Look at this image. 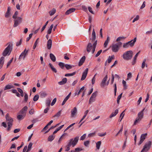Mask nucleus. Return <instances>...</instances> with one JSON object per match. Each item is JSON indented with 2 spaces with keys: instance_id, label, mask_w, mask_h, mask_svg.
<instances>
[{
  "instance_id": "nucleus-1",
  "label": "nucleus",
  "mask_w": 152,
  "mask_h": 152,
  "mask_svg": "<svg viewBox=\"0 0 152 152\" xmlns=\"http://www.w3.org/2000/svg\"><path fill=\"white\" fill-rule=\"evenodd\" d=\"M7 47L5 49L2 53V55L6 56L7 55H9L12 49L13 44L11 42L7 43Z\"/></svg>"
},
{
  "instance_id": "nucleus-2",
  "label": "nucleus",
  "mask_w": 152,
  "mask_h": 152,
  "mask_svg": "<svg viewBox=\"0 0 152 152\" xmlns=\"http://www.w3.org/2000/svg\"><path fill=\"white\" fill-rule=\"evenodd\" d=\"M97 43V40L95 41L93 43V45H92L91 43H89L87 47V51L89 53L90 52L91 49L92 48V53H94L95 51V49Z\"/></svg>"
},
{
  "instance_id": "nucleus-3",
  "label": "nucleus",
  "mask_w": 152,
  "mask_h": 152,
  "mask_svg": "<svg viewBox=\"0 0 152 152\" xmlns=\"http://www.w3.org/2000/svg\"><path fill=\"white\" fill-rule=\"evenodd\" d=\"M133 56V52L131 50L127 51L124 53L123 57L124 59L128 60L131 59Z\"/></svg>"
},
{
  "instance_id": "nucleus-4",
  "label": "nucleus",
  "mask_w": 152,
  "mask_h": 152,
  "mask_svg": "<svg viewBox=\"0 0 152 152\" xmlns=\"http://www.w3.org/2000/svg\"><path fill=\"white\" fill-rule=\"evenodd\" d=\"M137 38L135 37L133 40H131L127 43H124L123 47L124 48H127L129 47V46L131 47L133 46Z\"/></svg>"
},
{
  "instance_id": "nucleus-5",
  "label": "nucleus",
  "mask_w": 152,
  "mask_h": 152,
  "mask_svg": "<svg viewBox=\"0 0 152 152\" xmlns=\"http://www.w3.org/2000/svg\"><path fill=\"white\" fill-rule=\"evenodd\" d=\"M122 44V43L121 42H119L116 44L113 45L111 46L113 51L115 52H117L118 50L119 47L121 46Z\"/></svg>"
},
{
  "instance_id": "nucleus-6",
  "label": "nucleus",
  "mask_w": 152,
  "mask_h": 152,
  "mask_svg": "<svg viewBox=\"0 0 152 152\" xmlns=\"http://www.w3.org/2000/svg\"><path fill=\"white\" fill-rule=\"evenodd\" d=\"M79 140V137H75L74 139H71L69 140L68 144L70 145L71 146H72V147H74L77 143Z\"/></svg>"
},
{
  "instance_id": "nucleus-7",
  "label": "nucleus",
  "mask_w": 152,
  "mask_h": 152,
  "mask_svg": "<svg viewBox=\"0 0 152 152\" xmlns=\"http://www.w3.org/2000/svg\"><path fill=\"white\" fill-rule=\"evenodd\" d=\"M14 23L13 27H15L22 22V18L20 17H18L17 18H14Z\"/></svg>"
},
{
  "instance_id": "nucleus-8",
  "label": "nucleus",
  "mask_w": 152,
  "mask_h": 152,
  "mask_svg": "<svg viewBox=\"0 0 152 152\" xmlns=\"http://www.w3.org/2000/svg\"><path fill=\"white\" fill-rule=\"evenodd\" d=\"M151 141H149L147 142L143 146V148L142 150V152L144 151L145 150H148L151 146Z\"/></svg>"
},
{
  "instance_id": "nucleus-9",
  "label": "nucleus",
  "mask_w": 152,
  "mask_h": 152,
  "mask_svg": "<svg viewBox=\"0 0 152 152\" xmlns=\"http://www.w3.org/2000/svg\"><path fill=\"white\" fill-rule=\"evenodd\" d=\"M28 50H26V49H25L24 51L21 53L19 59L21 60L22 59H24L26 56L27 55L28 53Z\"/></svg>"
},
{
  "instance_id": "nucleus-10",
  "label": "nucleus",
  "mask_w": 152,
  "mask_h": 152,
  "mask_svg": "<svg viewBox=\"0 0 152 152\" xmlns=\"http://www.w3.org/2000/svg\"><path fill=\"white\" fill-rule=\"evenodd\" d=\"M5 118L6 121L7 122V124H12L13 121V119L9 116V114L8 113L6 115Z\"/></svg>"
},
{
  "instance_id": "nucleus-11",
  "label": "nucleus",
  "mask_w": 152,
  "mask_h": 152,
  "mask_svg": "<svg viewBox=\"0 0 152 152\" xmlns=\"http://www.w3.org/2000/svg\"><path fill=\"white\" fill-rule=\"evenodd\" d=\"M97 91L93 93L89 100V104H91V102H94L95 101L94 98H95L97 96Z\"/></svg>"
},
{
  "instance_id": "nucleus-12",
  "label": "nucleus",
  "mask_w": 152,
  "mask_h": 152,
  "mask_svg": "<svg viewBox=\"0 0 152 152\" xmlns=\"http://www.w3.org/2000/svg\"><path fill=\"white\" fill-rule=\"evenodd\" d=\"M147 135V133L143 134L141 135L140 138V140L138 144L139 145H140L142 143L143 141L145 139Z\"/></svg>"
},
{
  "instance_id": "nucleus-13",
  "label": "nucleus",
  "mask_w": 152,
  "mask_h": 152,
  "mask_svg": "<svg viewBox=\"0 0 152 152\" xmlns=\"http://www.w3.org/2000/svg\"><path fill=\"white\" fill-rule=\"evenodd\" d=\"M28 107L26 106H25L20 111L19 113L24 115L26 116V112L28 110Z\"/></svg>"
},
{
  "instance_id": "nucleus-14",
  "label": "nucleus",
  "mask_w": 152,
  "mask_h": 152,
  "mask_svg": "<svg viewBox=\"0 0 152 152\" xmlns=\"http://www.w3.org/2000/svg\"><path fill=\"white\" fill-rule=\"evenodd\" d=\"M88 71V69L86 68L82 74V76L81 79V80H83L85 79L86 77Z\"/></svg>"
},
{
  "instance_id": "nucleus-15",
  "label": "nucleus",
  "mask_w": 152,
  "mask_h": 152,
  "mask_svg": "<svg viewBox=\"0 0 152 152\" xmlns=\"http://www.w3.org/2000/svg\"><path fill=\"white\" fill-rule=\"evenodd\" d=\"M107 78V75H106L103 79L100 84V86L102 87H104L106 85V82Z\"/></svg>"
},
{
  "instance_id": "nucleus-16",
  "label": "nucleus",
  "mask_w": 152,
  "mask_h": 152,
  "mask_svg": "<svg viewBox=\"0 0 152 152\" xmlns=\"http://www.w3.org/2000/svg\"><path fill=\"white\" fill-rule=\"evenodd\" d=\"M92 38H90V39L91 40V42H93V41H95V40L96 38V33L94 29H93V30L92 33Z\"/></svg>"
},
{
  "instance_id": "nucleus-17",
  "label": "nucleus",
  "mask_w": 152,
  "mask_h": 152,
  "mask_svg": "<svg viewBox=\"0 0 152 152\" xmlns=\"http://www.w3.org/2000/svg\"><path fill=\"white\" fill-rule=\"evenodd\" d=\"M86 59V57L83 56L80 59L78 64V65L79 66H81L84 62Z\"/></svg>"
},
{
  "instance_id": "nucleus-18",
  "label": "nucleus",
  "mask_w": 152,
  "mask_h": 152,
  "mask_svg": "<svg viewBox=\"0 0 152 152\" xmlns=\"http://www.w3.org/2000/svg\"><path fill=\"white\" fill-rule=\"evenodd\" d=\"M77 109L76 107H74L73 109L71 111V117H73L75 115V114H76L77 113Z\"/></svg>"
},
{
  "instance_id": "nucleus-19",
  "label": "nucleus",
  "mask_w": 152,
  "mask_h": 152,
  "mask_svg": "<svg viewBox=\"0 0 152 152\" xmlns=\"http://www.w3.org/2000/svg\"><path fill=\"white\" fill-rule=\"evenodd\" d=\"M145 109V108H144L140 112L138 113V117H137V118L140 119L141 120L143 118V112Z\"/></svg>"
},
{
  "instance_id": "nucleus-20",
  "label": "nucleus",
  "mask_w": 152,
  "mask_h": 152,
  "mask_svg": "<svg viewBox=\"0 0 152 152\" xmlns=\"http://www.w3.org/2000/svg\"><path fill=\"white\" fill-rule=\"evenodd\" d=\"M52 44V41L51 39H49L48 41L47 46L48 49H50L51 48Z\"/></svg>"
},
{
  "instance_id": "nucleus-21",
  "label": "nucleus",
  "mask_w": 152,
  "mask_h": 152,
  "mask_svg": "<svg viewBox=\"0 0 152 152\" xmlns=\"http://www.w3.org/2000/svg\"><path fill=\"white\" fill-rule=\"evenodd\" d=\"M67 81V79L66 78H63L62 81L58 82V83L60 85H62L65 84Z\"/></svg>"
},
{
  "instance_id": "nucleus-22",
  "label": "nucleus",
  "mask_w": 152,
  "mask_h": 152,
  "mask_svg": "<svg viewBox=\"0 0 152 152\" xmlns=\"http://www.w3.org/2000/svg\"><path fill=\"white\" fill-rule=\"evenodd\" d=\"M76 10L75 8H72L67 10L65 12L66 15H68L74 12Z\"/></svg>"
},
{
  "instance_id": "nucleus-23",
  "label": "nucleus",
  "mask_w": 152,
  "mask_h": 152,
  "mask_svg": "<svg viewBox=\"0 0 152 152\" xmlns=\"http://www.w3.org/2000/svg\"><path fill=\"white\" fill-rule=\"evenodd\" d=\"M55 137V135H54L53 134L52 135H50L48 138V141L49 142H51L54 139Z\"/></svg>"
},
{
  "instance_id": "nucleus-24",
  "label": "nucleus",
  "mask_w": 152,
  "mask_h": 152,
  "mask_svg": "<svg viewBox=\"0 0 152 152\" xmlns=\"http://www.w3.org/2000/svg\"><path fill=\"white\" fill-rule=\"evenodd\" d=\"M4 57L2 56L0 58V69H1L4 64Z\"/></svg>"
},
{
  "instance_id": "nucleus-25",
  "label": "nucleus",
  "mask_w": 152,
  "mask_h": 152,
  "mask_svg": "<svg viewBox=\"0 0 152 152\" xmlns=\"http://www.w3.org/2000/svg\"><path fill=\"white\" fill-rule=\"evenodd\" d=\"M118 109H116L114 112L112 113L110 115L109 117L112 118V117L115 116L118 113Z\"/></svg>"
},
{
  "instance_id": "nucleus-26",
  "label": "nucleus",
  "mask_w": 152,
  "mask_h": 152,
  "mask_svg": "<svg viewBox=\"0 0 152 152\" xmlns=\"http://www.w3.org/2000/svg\"><path fill=\"white\" fill-rule=\"evenodd\" d=\"M71 94V93L70 92L64 99L62 104V105H64L65 104L67 100L69 99V97L70 96Z\"/></svg>"
},
{
  "instance_id": "nucleus-27",
  "label": "nucleus",
  "mask_w": 152,
  "mask_h": 152,
  "mask_svg": "<svg viewBox=\"0 0 152 152\" xmlns=\"http://www.w3.org/2000/svg\"><path fill=\"white\" fill-rule=\"evenodd\" d=\"M14 88V86L12 85H11L10 84L7 85L4 89V90H6L7 89H9L12 88Z\"/></svg>"
},
{
  "instance_id": "nucleus-28",
  "label": "nucleus",
  "mask_w": 152,
  "mask_h": 152,
  "mask_svg": "<svg viewBox=\"0 0 152 152\" xmlns=\"http://www.w3.org/2000/svg\"><path fill=\"white\" fill-rule=\"evenodd\" d=\"M50 56L51 59L53 62H55L56 60V58L55 56L52 53H50Z\"/></svg>"
},
{
  "instance_id": "nucleus-29",
  "label": "nucleus",
  "mask_w": 152,
  "mask_h": 152,
  "mask_svg": "<svg viewBox=\"0 0 152 152\" xmlns=\"http://www.w3.org/2000/svg\"><path fill=\"white\" fill-rule=\"evenodd\" d=\"M65 67L67 70H69L74 67V66L68 64H65Z\"/></svg>"
},
{
  "instance_id": "nucleus-30",
  "label": "nucleus",
  "mask_w": 152,
  "mask_h": 152,
  "mask_svg": "<svg viewBox=\"0 0 152 152\" xmlns=\"http://www.w3.org/2000/svg\"><path fill=\"white\" fill-rule=\"evenodd\" d=\"M56 10L55 8H53L51 11L49 12V13L50 16L54 15L56 12Z\"/></svg>"
},
{
  "instance_id": "nucleus-31",
  "label": "nucleus",
  "mask_w": 152,
  "mask_h": 152,
  "mask_svg": "<svg viewBox=\"0 0 152 152\" xmlns=\"http://www.w3.org/2000/svg\"><path fill=\"white\" fill-rule=\"evenodd\" d=\"M51 100V98H48L46 101V104L48 107H49L50 106Z\"/></svg>"
},
{
  "instance_id": "nucleus-32",
  "label": "nucleus",
  "mask_w": 152,
  "mask_h": 152,
  "mask_svg": "<svg viewBox=\"0 0 152 152\" xmlns=\"http://www.w3.org/2000/svg\"><path fill=\"white\" fill-rule=\"evenodd\" d=\"M114 59V55H112L111 56H109L108 58V63H110L112 60Z\"/></svg>"
},
{
  "instance_id": "nucleus-33",
  "label": "nucleus",
  "mask_w": 152,
  "mask_h": 152,
  "mask_svg": "<svg viewBox=\"0 0 152 152\" xmlns=\"http://www.w3.org/2000/svg\"><path fill=\"white\" fill-rule=\"evenodd\" d=\"M25 116V115L22 114L19 115L17 116V118L18 120H21L23 119Z\"/></svg>"
},
{
  "instance_id": "nucleus-34",
  "label": "nucleus",
  "mask_w": 152,
  "mask_h": 152,
  "mask_svg": "<svg viewBox=\"0 0 152 152\" xmlns=\"http://www.w3.org/2000/svg\"><path fill=\"white\" fill-rule=\"evenodd\" d=\"M47 95V94L45 92H41L40 93V96L42 97H44Z\"/></svg>"
},
{
  "instance_id": "nucleus-35",
  "label": "nucleus",
  "mask_w": 152,
  "mask_h": 152,
  "mask_svg": "<svg viewBox=\"0 0 152 152\" xmlns=\"http://www.w3.org/2000/svg\"><path fill=\"white\" fill-rule=\"evenodd\" d=\"M145 61H146V59H144V60H143V61L142 63L141 67L142 69H143L145 67V66H146V67H147V64L145 63Z\"/></svg>"
},
{
  "instance_id": "nucleus-36",
  "label": "nucleus",
  "mask_w": 152,
  "mask_h": 152,
  "mask_svg": "<svg viewBox=\"0 0 152 152\" xmlns=\"http://www.w3.org/2000/svg\"><path fill=\"white\" fill-rule=\"evenodd\" d=\"M53 27V25L52 24L50 26L49 29H48V34H50L51 32L52 29Z\"/></svg>"
},
{
  "instance_id": "nucleus-37",
  "label": "nucleus",
  "mask_w": 152,
  "mask_h": 152,
  "mask_svg": "<svg viewBox=\"0 0 152 152\" xmlns=\"http://www.w3.org/2000/svg\"><path fill=\"white\" fill-rule=\"evenodd\" d=\"M75 73L76 72H73L72 73H67L65 74V76L66 77L72 76L75 75Z\"/></svg>"
},
{
  "instance_id": "nucleus-38",
  "label": "nucleus",
  "mask_w": 152,
  "mask_h": 152,
  "mask_svg": "<svg viewBox=\"0 0 152 152\" xmlns=\"http://www.w3.org/2000/svg\"><path fill=\"white\" fill-rule=\"evenodd\" d=\"M84 87L83 86L82 88H81L80 90L78 91L77 93H76L75 94V95H76L77 94L78 96L80 94V93L82 92V91H83L84 89Z\"/></svg>"
},
{
  "instance_id": "nucleus-39",
  "label": "nucleus",
  "mask_w": 152,
  "mask_h": 152,
  "mask_svg": "<svg viewBox=\"0 0 152 152\" xmlns=\"http://www.w3.org/2000/svg\"><path fill=\"white\" fill-rule=\"evenodd\" d=\"M101 143V142L100 141H98L97 143H96V147L98 150L100 148Z\"/></svg>"
},
{
  "instance_id": "nucleus-40",
  "label": "nucleus",
  "mask_w": 152,
  "mask_h": 152,
  "mask_svg": "<svg viewBox=\"0 0 152 152\" xmlns=\"http://www.w3.org/2000/svg\"><path fill=\"white\" fill-rule=\"evenodd\" d=\"M58 65L61 69H63L64 67L65 66V64L64 63L60 62L58 63Z\"/></svg>"
},
{
  "instance_id": "nucleus-41",
  "label": "nucleus",
  "mask_w": 152,
  "mask_h": 152,
  "mask_svg": "<svg viewBox=\"0 0 152 152\" xmlns=\"http://www.w3.org/2000/svg\"><path fill=\"white\" fill-rule=\"evenodd\" d=\"M39 97L38 95L37 94L35 95L33 98V100L35 102L37 101Z\"/></svg>"
},
{
  "instance_id": "nucleus-42",
  "label": "nucleus",
  "mask_w": 152,
  "mask_h": 152,
  "mask_svg": "<svg viewBox=\"0 0 152 152\" xmlns=\"http://www.w3.org/2000/svg\"><path fill=\"white\" fill-rule=\"evenodd\" d=\"M61 110L59 111L55 115L53 116V117H58L61 115Z\"/></svg>"
},
{
  "instance_id": "nucleus-43",
  "label": "nucleus",
  "mask_w": 152,
  "mask_h": 152,
  "mask_svg": "<svg viewBox=\"0 0 152 152\" xmlns=\"http://www.w3.org/2000/svg\"><path fill=\"white\" fill-rule=\"evenodd\" d=\"M141 120L140 119L138 118L137 117L136 118L134 122V125H135L137 123L139 122Z\"/></svg>"
},
{
  "instance_id": "nucleus-44",
  "label": "nucleus",
  "mask_w": 152,
  "mask_h": 152,
  "mask_svg": "<svg viewBox=\"0 0 152 152\" xmlns=\"http://www.w3.org/2000/svg\"><path fill=\"white\" fill-rule=\"evenodd\" d=\"M18 15V12L17 11L15 12L14 14L12 16V18H18V17H17V15Z\"/></svg>"
},
{
  "instance_id": "nucleus-45",
  "label": "nucleus",
  "mask_w": 152,
  "mask_h": 152,
  "mask_svg": "<svg viewBox=\"0 0 152 152\" xmlns=\"http://www.w3.org/2000/svg\"><path fill=\"white\" fill-rule=\"evenodd\" d=\"M24 101L26 102L27 101L28 99V94L26 93H24Z\"/></svg>"
},
{
  "instance_id": "nucleus-46",
  "label": "nucleus",
  "mask_w": 152,
  "mask_h": 152,
  "mask_svg": "<svg viewBox=\"0 0 152 152\" xmlns=\"http://www.w3.org/2000/svg\"><path fill=\"white\" fill-rule=\"evenodd\" d=\"M13 58H12L11 60H10L7 63V67L8 68V67L10 65V64H11L12 62Z\"/></svg>"
},
{
  "instance_id": "nucleus-47",
  "label": "nucleus",
  "mask_w": 152,
  "mask_h": 152,
  "mask_svg": "<svg viewBox=\"0 0 152 152\" xmlns=\"http://www.w3.org/2000/svg\"><path fill=\"white\" fill-rule=\"evenodd\" d=\"M106 134V132H105L104 133H99L98 134V136L100 137H103L105 136Z\"/></svg>"
},
{
  "instance_id": "nucleus-48",
  "label": "nucleus",
  "mask_w": 152,
  "mask_h": 152,
  "mask_svg": "<svg viewBox=\"0 0 152 152\" xmlns=\"http://www.w3.org/2000/svg\"><path fill=\"white\" fill-rule=\"evenodd\" d=\"M126 38V37H119L116 39V41L118 42L120 41L121 39H124Z\"/></svg>"
},
{
  "instance_id": "nucleus-49",
  "label": "nucleus",
  "mask_w": 152,
  "mask_h": 152,
  "mask_svg": "<svg viewBox=\"0 0 152 152\" xmlns=\"http://www.w3.org/2000/svg\"><path fill=\"white\" fill-rule=\"evenodd\" d=\"M10 14V12L7 11L6 14H5V16L6 18H8Z\"/></svg>"
},
{
  "instance_id": "nucleus-50",
  "label": "nucleus",
  "mask_w": 152,
  "mask_h": 152,
  "mask_svg": "<svg viewBox=\"0 0 152 152\" xmlns=\"http://www.w3.org/2000/svg\"><path fill=\"white\" fill-rule=\"evenodd\" d=\"M82 8L83 10L85 12H87V8L86 6L84 5H83L82 6Z\"/></svg>"
},
{
  "instance_id": "nucleus-51",
  "label": "nucleus",
  "mask_w": 152,
  "mask_h": 152,
  "mask_svg": "<svg viewBox=\"0 0 152 152\" xmlns=\"http://www.w3.org/2000/svg\"><path fill=\"white\" fill-rule=\"evenodd\" d=\"M56 98H55L53 100L52 102L51 103V106H53L56 102Z\"/></svg>"
},
{
  "instance_id": "nucleus-52",
  "label": "nucleus",
  "mask_w": 152,
  "mask_h": 152,
  "mask_svg": "<svg viewBox=\"0 0 152 152\" xmlns=\"http://www.w3.org/2000/svg\"><path fill=\"white\" fill-rule=\"evenodd\" d=\"M139 16L138 15H137L136 16V17L132 21L133 23H134L137 20L139 19Z\"/></svg>"
},
{
  "instance_id": "nucleus-53",
  "label": "nucleus",
  "mask_w": 152,
  "mask_h": 152,
  "mask_svg": "<svg viewBox=\"0 0 152 152\" xmlns=\"http://www.w3.org/2000/svg\"><path fill=\"white\" fill-rule=\"evenodd\" d=\"M122 83L123 85V86H124V87L125 88V89H126V88L127 86H126V82L124 81V80H123L122 81Z\"/></svg>"
},
{
  "instance_id": "nucleus-54",
  "label": "nucleus",
  "mask_w": 152,
  "mask_h": 152,
  "mask_svg": "<svg viewBox=\"0 0 152 152\" xmlns=\"http://www.w3.org/2000/svg\"><path fill=\"white\" fill-rule=\"evenodd\" d=\"M83 150V149L82 148H76L75 149V151L76 152H79Z\"/></svg>"
},
{
  "instance_id": "nucleus-55",
  "label": "nucleus",
  "mask_w": 152,
  "mask_h": 152,
  "mask_svg": "<svg viewBox=\"0 0 152 152\" xmlns=\"http://www.w3.org/2000/svg\"><path fill=\"white\" fill-rule=\"evenodd\" d=\"M70 145H68V144L66 145V149L65 150V151H68L70 149Z\"/></svg>"
},
{
  "instance_id": "nucleus-56",
  "label": "nucleus",
  "mask_w": 152,
  "mask_h": 152,
  "mask_svg": "<svg viewBox=\"0 0 152 152\" xmlns=\"http://www.w3.org/2000/svg\"><path fill=\"white\" fill-rule=\"evenodd\" d=\"M132 77V74L130 72L127 75V78L126 80H129V79L131 78Z\"/></svg>"
},
{
  "instance_id": "nucleus-57",
  "label": "nucleus",
  "mask_w": 152,
  "mask_h": 152,
  "mask_svg": "<svg viewBox=\"0 0 152 152\" xmlns=\"http://www.w3.org/2000/svg\"><path fill=\"white\" fill-rule=\"evenodd\" d=\"M29 113L30 115H32L34 113V111L33 109H31L29 112Z\"/></svg>"
},
{
  "instance_id": "nucleus-58",
  "label": "nucleus",
  "mask_w": 152,
  "mask_h": 152,
  "mask_svg": "<svg viewBox=\"0 0 152 152\" xmlns=\"http://www.w3.org/2000/svg\"><path fill=\"white\" fill-rule=\"evenodd\" d=\"M124 111L123 112H122L121 113V114H120V117H121L122 116L121 118V119L120 121H121L122 120V119L124 117Z\"/></svg>"
},
{
  "instance_id": "nucleus-59",
  "label": "nucleus",
  "mask_w": 152,
  "mask_h": 152,
  "mask_svg": "<svg viewBox=\"0 0 152 152\" xmlns=\"http://www.w3.org/2000/svg\"><path fill=\"white\" fill-rule=\"evenodd\" d=\"M88 10L90 12H91L92 14H94V13L93 11L92 10V8L90 7H88Z\"/></svg>"
},
{
  "instance_id": "nucleus-60",
  "label": "nucleus",
  "mask_w": 152,
  "mask_h": 152,
  "mask_svg": "<svg viewBox=\"0 0 152 152\" xmlns=\"http://www.w3.org/2000/svg\"><path fill=\"white\" fill-rule=\"evenodd\" d=\"M114 94L115 95V96L116 93V91H117V87H116V84L115 83L114 85Z\"/></svg>"
},
{
  "instance_id": "nucleus-61",
  "label": "nucleus",
  "mask_w": 152,
  "mask_h": 152,
  "mask_svg": "<svg viewBox=\"0 0 152 152\" xmlns=\"http://www.w3.org/2000/svg\"><path fill=\"white\" fill-rule=\"evenodd\" d=\"M22 39H21L20 41L19 42H18L16 44V45L17 46H19V45H20L21 43L22 42Z\"/></svg>"
},
{
  "instance_id": "nucleus-62",
  "label": "nucleus",
  "mask_w": 152,
  "mask_h": 152,
  "mask_svg": "<svg viewBox=\"0 0 152 152\" xmlns=\"http://www.w3.org/2000/svg\"><path fill=\"white\" fill-rule=\"evenodd\" d=\"M102 52V50H100L99 51H98L95 56L96 57H97L98 56L100 55V54Z\"/></svg>"
},
{
  "instance_id": "nucleus-63",
  "label": "nucleus",
  "mask_w": 152,
  "mask_h": 152,
  "mask_svg": "<svg viewBox=\"0 0 152 152\" xmlns=\"http://www.w3.org/2000/svg\"><path fill=\"white\" fill-rule=\"evenodd\" d=\"M86 136V134H84L81 137L80 140H84V139L85 138Z\"/></svg>"
},
{
  "instance_id": "nucleus-64",
  "label": "nucleus",
  "mask_w": 152,
  "mask_h": 152,
  "mask_svg": "<svg viewBox=\"0 0 152 152\" xmlns=\"http://www.w3.org/2000/svg\"><path fill=\"white\" fill-rule=\"evenodd\" d=\"M89 143V141H87L84 142V145L86 146H87Z\"/></svg>"
}]
</instances>
